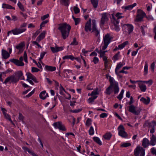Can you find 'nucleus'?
<instances>
[{
	"label": "nucleus",
	"mask_w": 156,
	"mask_h": 156,
	"mask_svg": "<svg viewBox=\"0 0 156 156\" xmlns=\"http://www.w3.org/2000/svg\"><path fill=\"white\" fill-rule=\"evenodd\" d=\"M45 91L41 92L39 95L40 98L43 100L45 99L46 98V96H45Z\"/></svg>",
	"instance_id": "c9c22d12"
},
{
	"label": "nucleus",
	"mask_w": 156,
	"mask_h": 156,
	"mask_svg": "<svg viewBox=\"0 0 156 156\" xmlns=\"http://www.w3.org/2000/svg\"><path fill=\"white\" fill-rule=\"evenodd\" d=\"M112 136V134L111 133L108 132L106 133L103 136V137L106 140H109Z\"/></svg>",
	"instance_id": "c85d7f7f"
},
{
	"label": "nucleus",
	"mask_w": 156,
	"mask_h": 156,
	"mask_svg": "<svg viewBox=\"0 0 156 156\" xmlns=\"http://www.w3.org/2000/svg\"><path fill=\"white\" fill-rule=\"evenodd\" d=\"M101 55V58H102L103 60L104 61V64L105 67H106L108 66V62L107 60V57L105 56V53L107 52V51H104V50H102Z\"/></svg>",
	"instance_id": "4468645a"
},
{
	"label": "nucleus",
	"mask_w": 156,
	"mask_h": 156,
	"mask_svg": "<svg viewBox=\"0 0 156 156\" xmlns=\"http://www.w3.org/2000/svg\"><path fill=\"white\" fill-rule=\"evenodd\" d=\"M78 44V43L76 41V38H73V41L71 42L70 44L71 45H77Z\"/></svg>",
	"instance_id": "680f3d73"
},
{
	"label": "nucleus",
	"mask_w": 156,
	"mask_h": 156,
	"mask_svg": "<svg viewBox=\"0 0 156 156\" xmlns=\"http://www.w3.org/2000/svg\"><path fill=\"white\" fill-rule=\"evenodd\" d=\"M150 145L154 146L156 144V136L153 134L150 138Z\"/></svg>",
	"instance_id": "412c9836"
},
{
	"label": "nucleus",
	"mask_w": 156,
	"mask_h": 156,
	"mask_svg": "<svg viewBox=\"0 0 156 156\" xmlns=\"http://www.w3.org/2000/svg\"><path fill=\"white\" fill-rule=\"evenodd\" d=\"M108 14L106 13L102 14V17L100 23L101 26H103L105 22L108 21Z\"/></svg>",
	"instance_id": "1a4fd4ad"
},
{
	"label": "nucleus",
	"mask_w": 156,
	"mask_h": 156,
	"mask_svg": "<svg viewBox=\"0 0 156 156\" xmlns=\"http://www.w3.org/2000/svg\"><path fill=\"white\" fill-rule=\"evenodd\" d=\"M17 5L19 8H20V9L22 11H24L25 10V9H24L23 5H22L21 3L20 2H19L17 4Z\"/></svg>",
	"instance_id": "c03bdc74"
},
{
	"label": "nucleus",
	"mask_w": 156,
	"mask_h": 156,
	"mask_svg": "<svg viewBox=\"0 0 156 156\" xmlns=\"http://www.w3.org/2000/svg\"><path fill=\"white\" fill-rule=\"evenodd\" d=\"M109 81L110 83V86L113 87L115 84H118L117 83H116L113 77H112L111 76H109Z\"/></svg>",
	"instance_id": "bb28decb"
},
{
	"label": "nucleus",
	"mask_w": 156,
	"mask_h": 156,
	"mask_svg": "<svg viewBox=\"0 0 156 156\" xmlns=\"http://www.w3.org/2000/svg\"><path fill=\"white\" fill-rule=\"evenodd\" d=\"M59 26L58 29L60 31L63 38L65 39L69 36L71 27L66 23L60 24Z\"/></svg>",
	"instance_id": "f257e3e1"
},
{
	"label": "nucleus",
	"mask_w": 156,
	"mask_h": 156,
	"mask_svg": "<svg viewBox=\"0 0 156 156\" xmlns=\"http://www.w3.org/2000/svg\"><path fill=\"white\" fill-rule=\"evenodd\" d=\"M59 93L61 95H63L64 94V92H66V91L64 89L62 85H61L59 87Z\"/></svg>",
	"instance_id": "37998d69"
},
{
	"label": "nucleus",
	"mask_w": 156,
	"mask_h": 156,
	"mask_svg": "<svg viewBox=\"0 0 156 156\" xmlns=\"http://www.w3.org/2000/svg\"><path fill=\"white\" fill-rule=\"evenodd\" d=\"M10 81H11L12 83H16L18 82V79L16 78L13 74L7 78L3 83L6 84Z\"/></svg>",
	"instance_id": "9d476101"
},
{
	"label": "nucleus",
	"mask_w": 156,
	"mask_h": 156,
	"mask_svg": "<svg viewBox=\"0 0 156 156\" xmlns=\"http://www.w3.org/2000/svg\"><path fill=\"white\" fill-rule=\"evenodd\" d=\"M148 73V64L147 62H145V65L144 67V74L146 75Z\"/></svg>",
	"instance_id": "a19ab883"
},
{
	"label": "nucleus",
	"mask_w": 156,
	"mask_h": 156,
	"mask_svg": "<svg viewBox=\"0 0 156 156\" xmlns=\"http://www.w3.org/2000/svg\"><path fill=\"white\" fill-rule=\"evenodd\" d=\"M119 130V135L122 137L126 138L128 136V134L125 131V129L122 125H120L118 128Z\"/></svg>",
	"instance_id": "423d86ee"
},
{
	"label": "nucleus",
	"mask_w": 156,
	"mask_h": 156,
	"mask_svg": "<svg viewBox=\"0 0 156 156\" xmlns=\"http://www.w3.org/2000/svg\"><path fill=\"white\" fill-rule=\"evenodd\" d=\"M98 94V89H95V90L93 91L92 93L90 94L91 96H94V95H97Z\"/></svg>",
	"instance_id": "3c124183"
},
{
	"label": "nucleus",
	"mask_w": 156,
	"mask_h": 156,
	"mask_svg": "<svg viewBox=\"0 0 156 156\" xmlns=\"http://www.w3.org/2000/svg\"><path fill=\"white\" fill-rule=\"evenodd\" d=\"M49 14H47L44 15L41 17V19L42 20H44L48 18L49 17Z\"/></svg>",
	"instance_id": "0e129e2a"
},
{
	"label": "nucleus",
	"mask_w": 156,
	"mask_h": 156,
	"mask_svg": "<svg viewBox=\"0 0 156 156\" xmlns=\"http://www.w3.org/2000/svg\"><path fill=\"white\" fill-rule=\"evenodd\" d=\"M90 1L94 8L96 9L98 6V0H90Z\"/></svg>",
	"instance_id": "c756f323"
},
{
	"label": "nucleus",
	"mask_w": 156,
	"mask_h": 156,
	"mask_svg": "<svg viewBox=\"0 0 156 156\" xmlns=\"http://www.w3.org/2000/svg\"><path fill=\"white\" fill-rule=\"evenodd\" d=\"M91 19L90 18L89 20L86 23L84 29L86 32L90 31L92 30L91 28Z\"/></svg>",
	"instance_id": "2eb2a0df"
},
{
	"label": "nucleus",
	"mask_w": 156,
	"mask_h": 156,
	"mask_svg": "<svg viewBox=\"0 0 156 156\" xmlns=\"http://www.w3.org/2000/svg\"><path fill=\"white\" fill-rule=\"evenodd\" d=\"M151 152L153 154L156 156V149L154 147L151 149Z\"/></svg>",
	"instance_id": "de8ad7c7"
},
{
	"label": "nucleus",
	"mask_w": 156,
	"mask_h": 156,
	"mask_svg": "<svg viewBox=\"0 0 156 156\" xmlns=\"http://www.w3.org/2000/svg\"><path fill=\"white\" fill-rule=\"evenodd\" d=\"M148 125L147 126L149 128L155 127L156 126V122L154 121H153L151 122H148Z\"/></svg>",
	"instance_id": "72a5a7b5"
},
{
	"label": "nucleus",
	"mask_w": 156,
	"mask_h": 156,
	"mask_svg": "<svg viewBox=\"0 0 156 156\" xmlns=\"http://www.w3.org/2000/svg\"><path fill=\"white\" fill-rule=\"evenodd\" d=\"M14 75L16 77V78L18 79V82L20 80H24L23 73L22 71L21 70H19L16 72L14 73Z\"/></svg>",
	"instance_id": "9b49d317"
},
{
	"label": "nucleus",
	"mask_w": 156,
	"mask_h": 156,
	"mask_svg": "<svg viewBox=\"0 0 156 156\" xmlns=\"http://www.w3.org/2000/svg\"><path fill=\"white\" fill-rule=\"evenodd\" d=\"M26 30L25 28H15L11 30L12 32L14 35H18L25 31Z\"/></svg>",
	"instance_id": "ddd939ff"
},
{
	"label": "nucleus",
	"mask_w": 156,
	"mask_h": 156,
	"mask_svg": "<svg viewBox=\"0 0 156 156\" xmlns=\"http://www.w3.org/2000/svg\"><path fill=\"white\" fill-rule=\"evenodd\" d=\"M77 5L76 6H75L73 9L74 12L75 14H77L80 12V9L77 6Z\"/></svg>",
	"instance_id": "603ef678"
},
{
	"label": "nucleus",
	"mask_w": 156,
	"mask_h": 156,
	"mask_svg": "<svg viewBox=\"0 0 156 156\" xmlns=\"http://www.w3.org/2000/svg\"><path fill=\"white\" fill-rule=\"evenodd\" d=\"M26 75L27 76V79H31L36 83H37L38 82V81L37 80L35 77L30 73H26Z\"/></svg>",
	"instance_id": "aec40b11"
},
{
	"label": "nucleus",
	"mask_w": 156,
	"mask_h": 156,
	"mask_svg": "<svg viewBox=\"0 0 156 156\" xmlns=\"http://www.w3.org/2000/svg\"><path fill=\"white\" fill-rule=\"evenodd\" d=\"M45 69L46 70L50 71H53L56 70L55 67L48 66H45Z\"/></svg>",
	"instance_id": "a878e982"
},
{
	"label": "nucleus",
	"mask_w": 156,
	"mask_h": 156,
	"mask_svg": "<svg viewBox=\"0 0 156 156\" xmlns=\"http://www.w3.org/2000/svg\"><path fill=\"white\" fill-rule=\"evenodd\" d=\"M91 120L90 119H87L86 122V124L87 126H89L91 124Z\"/></svg>",
	"instance_id": "09e8293b"
},
{
	"label": "nucleus",
	"mask_w": 156,
	"mask_h": 156,
	"mask_svg": "<svg viewBox=\"0 0 156 156\" xmlns=\"http://www.w3.org/2000/svg\"><path fill=\"white\" fill-rule=\"evenodd\" d=\"M9 61L13 63L16 65L18 66H23L24 65V63L23 62H21L19 60L16 59H11Z\"/></svg>",
	"instance_id": "f3484780"
},
{
	"label": "nucleus",
	"mask_w": 156,
	"mask_h": 156,
	"mask_svg": "<svg viewBox=\"0 0 156 156\" xmlns=\"http://www.w3.org/2000/svg\"><path fill=\"white\" fill-rule=\"evenodd\" d=\"M145 151L143 147H137L134 150V154L135 156H144Z\"/></svg>",
	"instance_id": "7ed1b4c3"
},
{
	"label": "nucleus",
	"mask_w": 156,
	"mask_h": 156,
	"mask_svg": "<svg viewBox=\"0 0 156 156\" xmlns=\"http://www.w3.org/2000/svg\"><path fill=\"white\" fill-rule=\"evenodd\" d=\"M113 87L110 86L106 89L105 93L107 94L110 95L111 94L112 92V88Z\"/></svg>",
	"instance_id": "2f4dec72"
},
{
	"label": "nucleus",
	"mask_w": 156,
	"mask_h": 156,
	"mask_svg": "<svg viewBox=\"0 0 156 156\" xmlns=\"http://www.w3.org/2000/svg\"><path fill=\"white\" fill-rule=\"evenodd\" d=\"M138 85L141 91L144 92L146 91L147 87L145 85L142 83H139Z\"/></svg>",
	"instance_id": "b1692460"
},
{
	"label": "nucleus",
	"mask_w": 156,
	"mask_h": 156,
	"mask_svg": "<svg viewBox=\"0 0 156 156\" xmlns=\"http://www.w3.org/2000/svg\"><path fill=\"white\" fill-rule=\"evenodd\" d=\"M97 96H94L90 98L88 100V102L89 103H91L94 101V100L97 98Z\"/></svg>",
	"instance_id": "4c0bfd02"
},
{
	"label": "nucleus",
	"mask_w": 156,
	"mask_h": 156,
	"mask_svg": "<svg viewBox=\"0 0 156 156\" xmlns=\"http://www.w3.org/2000/svg\"><path fill=\"white\" fill-rule=\"evenodd\" d=\"M125 63L122 62H120L116 66V68L115 70V71L116 74H117V71L119 69L121 68L124 65Z\"/></svg>",
	"instance_id": "5701e85b"
},
{
	"label": "nucleus",
	"mask_w": 156,
	"mask_h": 156,
	"mask_svg": "<svg viewBox=\"0 0 156 156\" xmlns=\"http://www.w3.org/2000/svg\"><path fill=\"white\" fill-rule=\"evenodd\" d=\"M140 81L141 82H143V83H145L147 84L148 83L149 85H151L152 83V81L151 80H149L147 81Z\"/></svg>",
	"instance_id": "13d9d810"
},
{
	"label": "nucleus",
	"mask_w": 156,
	"mask_h": 156,
	"mask_svg": "<svg viewBox=\"0 0 156 156\" xmlns=\"http://www.w3.org/2000/svg\"><path fill=\"white\" fill-rule=\"evenodd\" d=\"M122 14V13L119 12H118L116 14L115 16L117 18V19H118V20H119L121 18L123 17V16H121Z\"/></svg>",
	"instance_id": "4d7b16f0"
},
{
	"label": "nucleus",
	"mask_w": 156,
	"mask_h": 156,
	"mask_svg": "<svg viewBox=\"0 0 156 156\" xmlns=\"http://www.w3.org/2000/svg\"><path fill=\"white\" fill-rule=\"evenodd\" d=\"M113 87L114 88V92L115 94H117L118 93L119 90V89L118 87V84H115V85Z\"/></svg>",
	"instance_id": "ea45409f"
},
{
	"label": "nucleus",
	"mask_w": 156,
	"mask_h": 156,
	"mask_svg": "<svg viewBox=\"0 0 156 156\" xmlns=\"http://www.w3.org/2000/svg\"><path fill=\"white\" fill-rule=\"evenodd\" d=\"M5 117L7 119H8L9 121L12 122L11 119L10 117V116L8 114L6 113L4 115Z\"/></svg>",
	"instance_id": "bf43d9fd"
},
{
	"label": "nucleus",
	"mask_w": 156,
	"mask_h": 156,
	"mask_svg": "<svg viewBox=\"0 0 156 156\" xmlns=\"http://www.w3.org/2000/svg\"><path fill=\"white\" fill-rule=\"evenodd\" d=\"M128 111L135 115H138L140 114L141 109L140 108L136 109V107L133 105H131L129 107Z\"/></svg>",
	"instance_id": "6e6552de"
},
{
	"label": "nucleus",
	"mask_w": 156,
	"mask_h": 156,
	"mask_svg": "<svg viewBox=\"0 0 156 156\" xmlns=\"http://www.w3.org/2000/svg\"><path fill=\"white\" fill-rule=\"evenodd\" d=\"M89 135H93L94 133V129L92 126H91L89 130Z\"/></svg>",
	"instance_id": "a18cd8bd"
},
{
	"label": "nucleus",
	"mask_w": 156,
	"mask_h": 156,
	"mask_svg": "<svg viewBox=\"0 0 156 156\" xmlns=\"http://www.w3.org/2000/svg\"><path fill=\"white\" fill-rule=\"evenodd\" d=\"M74 57L72 55H67L62 57L63 60L65 59H70L71 60H73L74 59Z\"/></svg>",
	"instance_id": "473e14b6"
},
{
	"label": "nucleus",
	"mask_w": 156,
	"mask_h": 156,
	"mask_svg": "<svg viewBox=\"0 0 156 156\" xmlns=\"http://www.w3.org/2000/svg\"><path fill=\"white\" fill-rule=\"evenodd\" d=\"M92 32L93 33L95 37H98V40L99 39L100 37V30H98L96 28V21L94 20H92Z\"/></svg>",
	"instance_id": "20e7f679"
},
{
	"label": "nucleus",
	"mask_w": 156,
	"mask_h": 156,
	"mask_svg": "<svg viewBox=\"0 0 156 156\" xmlns=\"http://www.w3.org/2000/svg\"><path fill=\"white\" fill-rule=\"evenodd\" d=\"M147 99H146L144 97H142L140 99V101L145 105H148L150 103V99L148 97H147Z\"/></svg>",
	"instance_id": "393cba45"
},
{
	"label": "nucleus",
	"mask_w": 156,
	"mask_h": 156,
	"mask_svg": "<svg viewBox=\"0 0 156 156\" xmlns=\"http://www.w3.org/2000/svg\"><path fill=\"white\" fill-rule=\"evenodd\" d=\"M124 92L123 89H122L119 94L117 97V98L119 99V100H121L123 98V94Z\"/></svg>",
	"instance_id": "58836bf2"
},
{
	"label": "nucleus",
	"mask_w": 156,
	"mask_h": 156,
	"mask_svg": "<svg viewBox=\"0 0 156 156\" xmlns=\"http://www.w3.org/2000/svg\"><path fill=\"white\" fill-rule=\"evenodd\" d=\"M145 16V13L141 9H138L137 11V14L136 16L137 22L141 21Z\"/></svg>",
	"instance_id": "0eeeda50"
},
{
	"label": "nucleus",
	"mask_w": 156,
	"mask_h": 156,
	"mask_svg": "<svg viewBox=\"0 0 156 156\" xmlns=\"http://www.w3.org/2000/svg\"><path fill=\"white\" fill-rule=\"evenodd\" d=\"M120 54V52H118L113 57V59L115 61L118 60L119 59V56Z\"/></svg>",
	"instance_id": "49530a36"
},
{
	"label": "nucleus",
	"mask_w": 156,
	"mask_h": 156,
	"mask_svg": "<svg viewBox=\"0 0 156 156\" xmlns=\"http://www.w3.org/2000/svg\"><path fill=\"white\" fill-rule=\"evenodd\" d=\"M45 31H43V32L41 33L39 35L37 38L36 39L37 40H38L39 41L44 38L45 36Z\"/></svg>",
	"instance_id": "4be33fe9"
},
{
	"label": "nucleus",
	"mask_w": 156,
	"mask_h": 156,
	"mask_svg": "<svg viewBox=\"0 0 156 156\" xmlns=\"http://www.w3.org/2000/svg\"><path fill=\"white\" fill-rule=\"evenodd\" d=\"M64 48V46H56L55 48L52 47H50L53 53H55L59 51H61L63 50Z\"/></svg>",
	"instance_id": "dca6fc26"
},
{
	"label": "nucleus",
	"mask_w": 156,
	"mask_h": 156,
	"mask_svg": "<svg viewBox=\"0 0 156 156\" xmlns=\"http://www.w3.org/2000/svg\"><path fill=\"white\" fill-rule=\"evenodd\" d=\"M23 57L25 62L27 63V56L26 51H25L24 52Z\"/></svg>",
	"instance_id": "052dcab7"
},
{
	"label": "nucleus",
	"mask_w": 156,
	"mask_h": 156,
	"mask_svg": "<svg viewBox=\"0 0 156 156\" xmlns=\"http://www.w3.org/2000/svg\"><path fill=\"white\" fill-rule=\"evenodd\" d=\"M53 125L55 128H58L60 130L62 131H65L66 130L64 126L61 122H55L53 123Z\"/></svg>",
	"instance_id": "f8f14e48"
},
{
	"label": "nucleus",
	"mask_w": 156,
	"mask_h": 156,
	"mask_svg": "<svg viewBox=\"0 0 156 156\" xmlns=\"http://www.w3.org/2000/svg\"><path fill=\"white\" fill-rule=\"evenodd\" d=\"M149 145H150V142L148 139L146 138H144L142 140V146L143 147L147 148Z\"/></svg>",
	"instance_id": "a211bd4d"
},
{
	"label": "nucleus",
	"mask_w": 156,
	"mask_h": 156,
	"mask_svg": "<svg viewBox=\"0 0 156 156\" xmlns=\"http://www.w3.org/2000/svg\"><path fill=\"white\" fill-rule=\"evenodd\" d=\"M107 116V114L105 113H103L100 115V118H104Z\"/></svg>",
	"instance_id": "338daca9"
},
{
	"label": "nucleus",
	"mask_w": 156,
	"mask_h": 156,
	"mask_svg": "<svg viewBox=\"0 0 156 156\" xmlns=\"http://www.w3.org/2000/svg\"><path fill=\"white\" fill-rule=\"evenodd\" d=\"M121 26L123 30L126 32H128L129 34L131 33L133 30V27L131 24H121Z\"/></svg>",
	"instance_id": "39448f33"
},
{
	"label": "nucleus",
	"mask_w": 156,
	"mask_h": 156,
	"mask_svg": "<svg viewBox=\"0 0 156 156\" xmlns=\"http://www.w3.org/2000/svg\"><path fill=\"white\" fill-rule=\"evenodd\" d=\"M24 46V44L22 42H21L19 44L17 45L16 48L17 49L20 50L23 48Z\"/></svg>",
	"instance_id": "e433bc0d"
},
{
	"label": "nucleus",
	"mask_w": 156,
	"mask_h": 156,
	"mask_svg": "<svg viewBox=\"0 0 156 156\" xmlns=\"http://www.w3.org/2000/svg\"><path fill=\"white\" fill-rule=\"evenodd\" d=\"M112 39V37L109 34H107L103 37V41L101 44L103 49L105 50L107 48Z\"/></svg>",
	"instance_id": "f03ea898"
},
{
	"label": "nucleus",
	"mask_w": 156,
	"mask_h": 156,
	"mask_svg": "<svg viewBox=\"0 0 156 156\" xmlns=\"http://www.w3.org/2000/svg\"><path fill=\"white\" fill-rule=\"evenodd\" d=\"M72 18L75 21V25H77L80 22V18H75L73 16H72Z\"/></svg>",
	"instance_id": "79ce46f5"
},
{
	"label": "nucleus",
	"mask_w": 156,
	"mask_h": 156,
	"mask_svg": "<svg viewBox=\"0 0 156 156\" xmlns=\"http://www.w3.org/2000/svg\"><path fill=\"white\" fill-rule=\"evenodd\" d=\"M28 153L30 154L31 155H32L33 156H38L37 155H36L34 152L31 150H30V149L28 151Z\"/></svg>",
	"instance_id": "69168bd1"
},
{
	"label": "nucleus",
	"mask_w": 156,
	"mask_h": 156,
	"mask_svg": "<svg viewBox=\"0 0 156 156\" xmlns=\"http://www.w3.org/2000/svg\"><path fill=\"white\" fill-rule=\"evenodd\" d=\"M40 70L37 68L33 67L32 68L31 71L32 72H37L39 71Z\"/></svg>",
	"instance_id": "e2e57ef3"
},
{
	"label": "nucleus",
	"mask_w": 156,
	"mask_h": 156,
	"mask_svg": "<svg viewBox=\"0 0 156 156\" xmlns=\"http://www.w3.org/2000/svg\"><path fill=\"white\" fill-rule=\"evenodd\" d=\"M68 1L69 0H61V1H60V2L62 4L63 3L65 6H68L69 5L68 3Z\"/></svg>",
	"instance_id": "5fc2aeb1"
},
{
	"label": "nucleus",
	"mask_w": 156,
	"mask_h": 156,
	"mask_svg": "<svg viewBox=\"0 0 156 156\" xmlns=\"http://www.w3.org/2000/svg\"><path fill=\"white\" fill-rule=\"evenodd\" d=\"M131 144L129 143H125L121 145V147H127L130 146Z\"/></svg>",
	"instance_id": "6e6d98bb"
},
{
	"label": "nucleus",
	"mask_w": 156,
	"mask_h": 156,
	"mask_svg": "<svg viewBox=\"0 0 156 156\" xmlns=\"http://www.w3.org/2000/svg\"><path fill=\"white\" fill-rule=\"evenodd\" d=\"M100 50H99L98 48H96L95 49V51H97V52L99 54H100V57H101V51H102V50H104L102 49V45H101V46L100 47Z\"/></svg>",
	"instance_id": "8fccbe9b"
},
{
	"label": "nucleus",
	"mask_w": 156,
	"mask_h": 156,
	"mask_svg": "<svg viewBox=\"0 0 156 156\" xmlns=\"http://www.w3.org/2000/svg\"><path fill=\"white\" fill-rule=\"evenodd\" d=\"M128 41H126L124 42L123 43L119 44L118 45V47L119 49H122L123 48L125 47V45L128 44Z\"/></svg>",
	"instance_id": "f704fd0d"
},
{
	"label": "nucleus",
	"mask_w": 156,
	"mask_h": 156,
	"mask_svg": "<svg viewBox=\"0 0 156 156\" xmlns=\"http://www.w3.org/2000/svg\"><path fill=\"white\" fill-rule=\"evenodd\" d=\"M153 32L154 34V40L156 39V26L154 27L153 29Z\"/></svg>",
	"instance_id": "774afa93"
},
{
	"label": "nucleus",
	"mask_w": 156,
	"mask_h": 156,
	"mask_svg": "<svg viewBox=\"0 0 156 156\" xmlns=\"http://www.w3.org/2000/svg\"><path fill=\"white\" fill-rule=\"evenodd\" d=\"M2 55L3 58L6 59L10 57L9 54L6 50L2 49Z\"/></svg>",
	"instance_id": "6ab92c4d"
},
{
	"label": "nucleus",
	"mask_w": 156,
	"mask_h": 156,
	"mask_svg": "<svg viewBox=\"0 0 156 156\" xmlns=\"http://www.w3.org/2000/svg\"><path fill=\"white\" fill-rule=\"evenodd\" d=\"M93 139L99 145H102V144L101 142L98 137L97 136H94L93 137Z\"/></svg>",
	"instance_id": "7c9ffc66"
},
{
	"label": "nucleus",
	"mask_w": 156,
	"mask_h": 156,
	"mask_svg": "<svg viewBox=\"0 0 156 156\" xmlns=\"http://www.w3.org/2000/svg\"><path fill=\"white\" fill-rule=\"evenodd\" d=\"M2 8L4 9H15V8L10 5L3 3L2 5Z\"/></svg>",
	"instance_id": "cd10ccee"
},
{
	"label": "nucleus",
	"mask_w": 156,
	"mask_h": 156,
	"mask_svg": "<svg viewBox=\"0 0 156 156\" xmlns=\"http://www.w3.org/2000/svg\"><path fill=\"white\" fill-rule=\"evenodd\" d=\"M46 53V52H45V51H43L41 53V55H40V57L39 58V60L40 61H41V60L43 58L45 55Z\"/></svg>",
	"instance_id": "864d4df0"
}]
</instances>
